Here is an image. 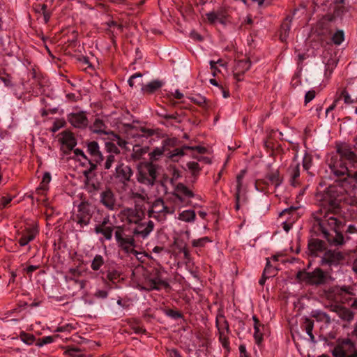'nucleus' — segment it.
Instances as JSON below:
<instances>
[{
	"instance_id": "nucleus-1",
	"label": "nucleus",
	"mask_w": 357,
	"mask_h": 357,
	"mask_svg": "<svg viewBox=\"0 0 357 357\" xmlns=\"http://www.w3.org/2000/svg\"><path fill=\"white\" fill-rule=\"evenodd\" d=\"M342 193L340 187L329 186L324 195L323 207L312 215L314 219L313 227L320 231L323 237L333 246H340L345 242L340 231L344 227V222L334 214L339 209Z\"/></svg>"
},
{
	"instance_id": "nucleus-2",
	"label": "nucleus",
	"mask_w": 357,
	"mask_h": 357,
	"mask_svg": "<svg viewBox=\"0 0 357 357\" xmlns=\"http://www.w3.org/2000/svg\"><path fill=\"white\" fill-rule=\"evenodd\" d=\"M336 151L337 155L331 158L329 167L335 176H347L341 181V185L350 193L357 185V155L347 144H337Z\"/></svg>"
},
{
	"instance_id": "nucleus-3",
	"label": "nucleus",
	"mask_w": 357,
	"mask_h": 357,
	"mask_svg": "<svg viewBox=\"0 0 357 357\" xmlns=\"http://www.w3.org/2000/svg\"><path fill=\"white\" fill-rule=\"evenodd\" d=\"M114 238L118 247L126 254H135L136 242L131 227L126 225L114 226Z\"/></svg>"
},
{
	"instance_id": "nucleus-4",
	"label": "nucleus",
	"mask_w": 357,
	"mask_h": 357,
	"mask_svg": "<svg viewBox=\"0 0 357 357\" xmlns=\"http://www.w3.org/2000/svg\"><path fill=\"white\" fill-rule=\"evenodd\" d=\"M296 278L310 285L321 286L328 283L331 276L328 272H324L321 268H317L311 272L298 271Z\"/></svg>"
},
{
	"instance_id": "nucleus-5",
	"label": "nucleus",
	"mask_w": 357,
	"mask_h": 357,
	"mask_svg": "<svg viewBox=\"0 0 357 357\" xmlns=\"http://www.w3.org/2000/svg\"><path fill=\"white\" fill-rule=\"evenodd\" d=\"M162 270L156 268L149 271L145 276L143 289L151 291L160 290L162 287H169V284L162 278Z\"/></svg>"
},
{
	"instance_id": "nucleus-6",
	"label": "nucleus",
	"mask_w": 357,
	"mask_h": 357,
	"mask_svg": "<svg viewBox=\"0 0 357 357\" xmlns=\"http://www.w3.org/2000/svg\"><path fill=\"white\" fill-rule=\"evenodd\" d=\"M174 211V207H169L165 205L162 198H158L152 203L147 213L149 218H154L158 221H164L166 220L167 215L173 214Z\"/></svg>"
},
{
	"instance_id": "nucleus-7",
	"label": "nucleus",
	"mask_w": 357,
	"mask_h": 357,
	"mask_svg": "<svg viewBox=\"0 0 357 357\" xmlns=\"http://www.w3.org/2000/svg\"><path fill=\"white\" fill-rule=\"evenodd\" d=\"M157 178V167L155 165L148 162L141 167L137 175L139 183L147 186H153Z\"/></svg>"
},
{
	"instance_id": "nucleus-8",
	"label": "nucleus",
	"mask_w": 357,
	"mask_h": 357,
	"mask_svg": "<svg viewBox=\"0 0 357 357\" xmlns=\"http://www.w3.org/2000/svg\"><path fill=\"white\" fill-rule=\"evenodd\" d=\"M87 151L91 158L86 160L89 164V168L84 170L83 172L84 176L86 177H88L89 175L96 169L97 165L100 164L103 160V156L99 150V146L96 142L93 141L88 144Z\"/></svg>"
},
{
	"instance_id": "nucleus-9",
	"label": "nucleus",
	"mask_w": 357,
	"mask_h": 357,
	"mask_svg": "<svg viewBox=\"0 0 357 357\" xmlns=\"http://www.w3.org/2000/svg\"><path fill=\"white\" fill-rule=\"evenodd\" d=\"M91 217L90 205L86 202H81L77 207V213L73 215L72 220L80 228H84L89 225Z\"/></svg>"
},
{
	"instance_id": "nucleus-10",
	"label": "nucleus",
	"mask_w": 357,
	"mask_h": 357,
	"mask_svg": "<svg viewBox=\"0 0 357 357\" xmlns=\"http://www.w3.org/2000/svg\"><path fill=\"white\" fill-rule=\"evenodd\" d=\"M333 355L335 357H356L357 349L350 339H344L334 348Z\"/></svg>"
},
{
	"instance_id": "nucleus-11",
	"label": "nucleus",
	"mask_w": 357,
	"mask_h": 357,
	"mask_svg": "<svg viewBox=\"0 0 357 357\" xmlns=\"http://www.w3.org/2000/svg\"><path fill=\"white\" fill-rule=\"evenodd\" d=\"M121 215L123 220L130 225H136L142 221L145 217L144 210L137 206L133 208H126L121 211Z\"/></svg>"
},
{
	"instance_id": "nucleus-12",
	"label": "nucleus",
	"mask_w": 357,
	"mask_h": 357,
	"mask_svg": "<svg viewBox=\"0 0 357 357\" xmlns=\"http://www.w3.org/2000/svg\"><path fill=\"white\" fill-rule=\"evenodd\" d=\"M100 203L109 211L118 209V204L116 196L109 188H106L100 193Z\"/></svg>"
},
{
	"instance_id": "nucleus-13",
	"label": "nucleus",
	"mask_w": 357,
	"mask_h": 357,
	"mask_svg": "<svg viewBox=\"0 0 357 357\" xmlns=\"http://www.w3.org/2000/svg\"><path fill=\"white\" fill-rule=\"evenodd\" d=\"M154 227L155 224L151 220H149L146 222L141 221L139 223L136 224L135 227L131 228V233L134 234L135 237L145 239L153 231Z\"/></svg>"
},
{
	"instance_id": "nucleus-14",
	"label": "nucleus",
	"mask_w": 357,
	"mask_h": 357,
	"mask_svg": "<svg viewBox=\"0 0 357 357\" xmlns=\"http://www.w3.org/2000/svg\"><path fill=\"white\" fill-rule=\"evenodd\" d=\"M67 120L75 128L84 129L89 124L88 118L84 112H71L67 115Z\"/></svg>"
},
{
	"instance_id": "nucleus-15",
	"label": "nucleus",
	"mask_w": 357,
	"mask_h": 357,
	"mask_svg": "<svg viewBox=\"0 0 357 357\" xmlns=\"http://www.w3.org/2000/svg\"><path fill=\"white\" fill-rule=\"evenodd\" d=\"M344 259L342 253L340 251L328 250L326 251L320 261L321 266H337Z\"/></svg>"
},
{
	"instance_id": "nucleus-16",
	"label": "nucleus",
	"mask_w": 357,
	"mask_h": 357,
	"mask_svg": "<svg viewBox=\"0 0 357 357\" xmlns=\"http://www.w3.org/2000/svg\"><path fill=\"white\" fill-rule=\"evenodd\" d=\"M109 221V216L107 215L103 218L101 223L96 225L94 228V232L96 234H102L107 241L112 240L114 229V226H107Z\"/></svg>"
},
{
	"instance_id": "nucleus-17",
	"label": "nucleus",
	"mask_w": 357,
	"mask_h": 357,
	"mask_svg": "<svg viewBox=\"0 0 357 357\" xmlns=\"http://www.w3.org/2000/svg\"><path fill=\"white\" fill-rule=\"evenodd\" d=\"M307 248L310 255L317 257L325 250L326 244L320 239L311 238L308 241Z\"/></svg>"
},
{
	"instance_id": "nucleus-18",
	"label": "nucleus",
	"mask_w": 357,
	"mask_h": 357,
	"mask_svg": "<svg viewBox=\"0 0 357 357\" xmlns=\"http://www.w3.org/2000/svg\"><path fill=\"white\" fill-rule=\"evenodd\" d=\"M115 176L120 181L126 183L130 181L132 175V171L128 165L124 164H119L115 168Z\"/></svg>"
},
{
	"instance_id": "nucleus-19",
	"label": "nucleus",
	"mask_w": 357,
	"mask_h": 357,
	"mask_svg": "<svg viewBox=\"0 0 357 357\" xmlns=\"http://www.w3.org/2000/svg\"><path fill=\"white\" fill-rule=\"evenodd\" d=\"M38 234L37 229L34 227H28L22 232V236L19 239V244L21 246L26 245L29 242L32 241Z\"/></svg>"
},
{
	"instance_id": "nucleus-20",
	"label": "nucleus",
	"mask_w": 357,
	"mask_h": 357,
	"mask_svg": "<svg viewBox=\"0 0 357 357\" xmlns=\"http://www.w3.org/2000/svg\"><path fill=\"white\" fill-rule=\"evenodd\" d=\"M61 141L63 144V148L66 149L68 151L73 150L77 144V141L73 134L68 131L62 132Z\"/></svg>"
},
{
	"instance_id": "nucleus-21",
	"label": "nucleus",
	"mask_w": 357,
	"mask_h": 357,
	"mask_svg": "<svg viewBox=\"0 0 357 357\" xmlns=\"http://www.w3.org/2000/svg\"><path fill=\"white\" fill-rule=\"evenodd\" d=\"M332 310L335 312L339 317L344 320L350 321L354 319V314L349 309L339 305L331 306Z\"/></svg>"
},
{
	"instance_id": "nucleus-22",
	"label": "nucleus",
	"mask_w": 357,
	"mask_h": 357,
	"mask_svg": "<svg viewBox=\"0 0 357 357\" xmlns=\"http://www.w3.org/2000/svg\"><path fill=\"white\" fill-rule=\"evenodd\" d=\"M176 192L173 193L174 196H175L180 201H183L182 196L191 198L195 196L194 193L187 188L183 183H179L177 184L175 188Z\"/></svg>"
},
{
	"instance_id": "nucleus-23",
	"label": "nucleus",
	"mask_w": 357,
	"mask_h": 357,
	"mask_svg": "<svg viewBox=\"0 0 357 357\" xmlns=\"http://www.w3.org/2000/svg\"><path fill=\"white\" fill-rule=\"evenodd\" d=\"M288 172L291 177V184L294 186L298 183L297 178L300 176V164L296 160H294L288 169Z\"/></svg>"
},
{
	"instance_id": "nucleus-24",
	"label": "nucleus",
	"mask_w": 357,
	"mask_h": 357,
	"mask_svg": "<svg viewBox=\"0 0 357 357\" xmlns=\"http://www.w3.org/2000/svg\"><path fill=\"white\" fill-rule=\"evenodd\" d=\"M139 86H142L141 89L144 93H153L163 85V82L160 80H153L148 83L147 84H143L141 82L137 84Z\"/></svg>"
},
{
	"instance_id": "nucleus-25",
	"label": "nucleus",
	"mask_w": 357,
	"mask_h": 357,
	"mask_svg": "<svg viewBox=\"0 0 357 357\" xmlns=\"http://www.w3.org/2000/svg\"><path fill=\"white\" fill-rule=\"evenodd\" d=\"M266 179L267 180L266 183L268 185H273L275 188L280 185L282 182V178L278 169L268 173L266 176Z\"/></svg>"
},
{
	"instance_id": "nucleus-26",
	"label": "nucleus",
	"mask_w": 357,
	"mask_h": 357,
	"mask_svg": "<svg viewBox=\"0 0 357 357\" xmlns=\"http://www.w3.org/2000/svg\"><path fill=\"white\" fill-rule=\"evenodd\" d=\"M250 66L251 63L249 59L238 61L235 66L234 76H236L238 74H244L250 68Z\"/></svg>"
},
{
	"instance_id": "nucleus-27",
	"label": "nucleus",
	"mask_w": 357,
	"mask_h": 357,
	"mask_svg": "<svg viewBox=\"0 0 357 357\" xmlns=\"http://www.w3.org/2000/svg\"><path fill=\"white\" fill-rule=\"evenodd\" d=\"M216 327L218 331V333H229V326L228 321L225 317L222 314H218L216 317Z\"/></svg>"
},
{
	"instance_id": "nucleus-28",
	"label": "nucleus",
	"mask_w": 357,
	"mask_h": 357,
	"mask_svg": "<svg viewBox=\"0 0 357 357\" xmlns=\"http://www.w3.org/2000/svg\"><path fill=\"white\" fill-rule=\"evenodd\" d=\"M291 20L292 17L291 16H287L281 24L280 38L282 41L286 40L289 35V32L291 29Z\"/></svg>"
},
{
	"instance_id": "nucleus-29",
	"label": "nucleus",
	"mask_w": 357,
	"mask_h": 357,
	"mask_svg": "<svg viewBox=\"0 0 357 357\" xmlns=\"http://www.w3.org/2000/svg\"><path fill=\"white\" fill-rule=\"evenodd\" d=\"M196 218L195 212L193 210H185L178 215V220L186 222H192Z\"/></svg>"
},
{
	"instance_id": "nucleus-30",
	"label": "nucleus",
	"mask_w": 357,
	"mask_h": 357,
	"mask_svg": "<svg viewBox=\"0 0 357 357\" xmlns=\"http://www.w3.org/2000/svg\"><path fill=\"white\" fill-rule=\"evenodd\" d=\"M106 128L104 122L99 119H96L93 122V131L94 132L107 134V132L105 130Z\"/></svg>"
},
{
	"instance_id": "nucleus-31",
	"label": "nucleus",
	"mask_w": 357,
	"mask_h": 357,
	"mask_svg": "<svg viewBox=\"0 0 357 357\" xmlns=\"http://www.w3.org/2000/svg\"><path fill=\"white\" fill-rule=\"evenodd\" d=\"M145 153H146V148H142L139 145H135L133 146L131 157L135 160H138Z\"/></svg>"
},
{
	"instance_id": "nucleus-32",
	"label": "nucleus",
	"mask_w": 357,
	"mask_h": 357,
	"mask_svg": "<svg viewBox=\"0 0 357 357\" xmlns=\"http://www.w3.org/2000/svg\"><path fill=\"white\" fill-rule=\"evenodd\" d=\"M65 354L68 357H84V354L82 352V350L76 347H68L65 351Z\"/></svg>"
},
{
	"instance_id": "nucleus-33",
	"label": "nucleus",
	"mask_w": 357,
	"mask_h": 357,
	"mask_svg": "<svg viewBox=\"0 0 357 357\" xmlns=\"http://www.w3.org/2000/svg\"><path fill=\"white\" fill-rule=\"evenodd\" d=\"M121 272L115 269H109L107 273V278L112 283H116L120 280Z\"/></svg>"
},
{
	"instance_id": "nucleus-34",
	"label": "nucleus",
	"mask_w": 357,
	"mask_h": 357,
	"mask_svg": "<svg viewBox=\"0 0 357 357\" xmlns=\"http://www.w3.org/2000/svg\"><path fill=\"white\" fill-rule=\"evenodd\" d=\"M103 264V257L100 255H96L92 261L91 267L93 271H98Z\"/></svg>"
},
{
	"instance_id": "nucleus-35",
	"label": "nucleus",
	"mask_w": 357,
	"mask_h": 357,
	"mask_svg": "<svg viewBox=\"0 0 357 357\" xmlns=\"http://www.w3.org/2000/svg\"><path fill=\"white\" fill-rule=\"evenodd\" d=\"M339 98L343 99L346 104H354L357 102V98H352L346 89L342 91Z\"/></svg>"
},
{
	"instance_id": "nucleus-36",
	"label": "nucleus",
	"mask_w": 357,
	"mask_h": 357,
	"mask_svg": "<svg viewBox=\"0 0 357 357\" xmlns=\"http://www.w3.org/2000/svg\"><path fill=\"white\" fill-rule=\"evenodd\" d=\"M229 333L225 332L219 333V340L222 344V346L227 351L229 350Z\"/></svg>"
},
{
	"instance_id": "nucleus-37",
	"label": "nucleus",
	"mask_w": 357,
	"mask_h": 357,
	"mask_svg": "<svg viewBox=\"0 0 357 357\" xmlns=\"http://www.w3.org/2000/svg\"><path fill=\"white\" fill-rule=\"evenodd\" d=\"M51 181L50 174L48 172H45L43 175L42 181L40 183V187L37 189V190H46L47 189V185Z\"/></svg>"
},
{
	"instance_id": "nucleus-38",
	"label": "nucleus",
	"mask_w": 357,
	"mask_h": 357,
	"mask_svg": "<svg viewBox=\"0 0 357 357\" xmlns=\"http://www.w3.org/2000/svg\"><path fill=\"white\" fill-rule=\"evenodd\" d=\"M163 119L167 121L169 120H174L176 123H180L182 121L181 114H178L177 112H175L172 114L163 115Z\"/></svg>"
},
{
	"instance_id": "nucleus-39",
	"label": "nucleus",
	"mask_w": 357,
	"mask_h": 357,
	"mask_svg": "<svg viewBox=\"0 0 357 357\" xmlns=\"http://www.w3.org/2000/svg\"><path fill=\"white\" fill-rule=\"evenodd\" d=\"M212 241L207 236L202 237L198 239H195L192 241V245L193 247L197 248H202L205 245L206 243L208 242H211Z\"/></svg>"
},
{
	"instance_id": "nucleus-40",
	"label": "nucleus",
	"mask_w": 357,
	"mask_h": 357,
	"mask_svg": "<svg viewBox=\"0 0 357 357\" xmlns=\"http://www.w3.org/2000/svg\"><path fill=\"white\" fill-rule=\"evenodd\" d=\"M313 321H310V319H306L305 322V331L307 334L309 335L311 341L312 342H315V337L314 335L312 334V330H313Z\"/></svg>"
},
{
	"instance_id": "nucleus-41",
	"label": "nucleus",
	"mask_w": 357,
	"mask_h": 357,
	"mask_svg": "<svg viewBox=\"0 0 357 357\" xmlns=\"http://www.w3.org/2000/svg\"><path fill=\"white\" fill-rule=\"evenodd\" d=\"M187 167L188 169L191 171L193 176H197L199 171L201 170V168L199 167V165L197 162H189L187 163Z\"/></svg>"
},
{
	"instance_id": "nucleus-42",
	"label": "nucleus",
	"mask_w": 357,
	"mask_h": 357,
	"mask_svg": "<svg viewBox=\"0 0 357 357\" xmlns=\"http://www.w3.org/2000/svg\"><path fill=\"white\" fill-rule=\"evenodd\" d=\"M344 35L343 31H336L332 37V40L335 45H340L344 40Z\"/></svg>"
},
{
	"instance_id": "nucleus-43",
	"label": "nucleus",
	"mask_w": 357,
	"mask_h": 357,
	"mask_svg": "<svg viewBox=\"0 0 357 357\" xmlns=\"http://www.w3.org/2000/svg\"><path fill=\"white\" fill-rule=\"evenodd\" d=\"M20 337L22 342L29 345L32 344L35 340V337L32 334L26 333L24 332H22Z\"/></svg>"
},
{
	"instance_id": "nucleus-44",
	"label": "nucleus",
	"mask_w": 357,
	"mask_h": 357,
	"mask_svg": "<svg viewBox=\"0 0 357 357\" xmlns=\"http://www.w3.org/2000/svg\"><path fill=\"white\" fill-rule=\"evenodd\" d=\"M214 11L219 17V22L223 23L227 16V9L224 7H220Z\"/></svg>"
},
{
	"instance_id": "nucleus-45",
	"label": "nucleus",
	"mask_w": 357,
	"mask_h": 357,
	"mask_svg": "<svg viewBox=\"0 0 357 357\" xmlns=\"http://www.w3.org/2000/svg\"><path fill=\"white\" fill-rule=\"evenodd\" d=\"M116 162V155L112 154V153H109L107 158H106V160L104 163V168L105 169H109L112 165L114 163H115Z\"/></svg>"
},
{
	"instance_id": "nucleus-46",
	"label": "nucleus",
	"mask_w": 357,
	"mask_h": 357,
	"mask_svg": "<svg viewBox=\"0 0 357 357\" xmlns=\"http://www.w3.org/2000/svg\"><path fill=\"white\" fill-rule=\"evenodd\" d=\"M261 326H254L255 333H254V338L257 344H259L263 340V334L260 331Z\"/></svg>"
},
{
	"instance_id": "nucleus-47",
	"label": "nucleus",
	"mask_w": 357,
	"mask_h": 357,
	"mask_svg": "<svg viewBox=\"0 0 357 357\" xmlns=\"http://www.w3.org/2000/svg\"><path fill=\"white\" fill-rule=\"evenodd\" d=\"M185 150H188V149H184V146L181 149H176L169 153V158L174 160L175 157L184 155Z\"/></svg>"
},
{
	"instance_id": "nucleus-48",
	"label": "nucleus",
	"mask_w": 357,
	"mask_h": 357,
	"mask_svg": "<svg viewBox=\"0 0 357 357\" xmlns=\"http://www.w3.org/2000/svg\"><path fill=\"white\" fill-rule=\"evenodd\" d=\"M190 100L197 105L204 107L206 105V99L202 96H196L195 97H190Z\"/></svg>"
},
{
	"instance_id": "nucleus-49",
	"label": "nucleus",
	"mask_w": 357,
	"mask_h": 357,
	"mask_svg": "<svg viewBox=\"0 0 357 357\" xmlns=\"http://www.w3.org/2000/svg\"><path fill=\"white\" fill-rule=\"evenodd\" d=\"M267 268L268 269V272H267V276L268 278L274 277L277 274V269L271 265V262L268 259H267L264 270H266Z\"/></svg>"
},
{
	"instance_id": "nucleus-50",
	"label": "nucleus",
	"mask_w": 357,
	"mask_h": 357,
	"mask_svg": "<svg viewBox=\"0 0 357 357\" xmlns=\"http://www.w3.org/2000/svg\"><path fill=\"white\" fill-rule=\"evenodd\" d=\"M54 341V337L52 336H45L39 339L36 345L38 347H42L45 344L52 343Z\"/></svg>"
},
{
	"instance_id": "nucleus-51",
	"label": "nucleus",
	"mask_w": 357,
	"mask_h": 357,
	"mask_svg": "<svg viewBox=\"0 0 357 357\" xmlns=\"http://www.w3.org/2000/svg\"><path fill=\"white\" fill-rule=\"evenodd\" d=\"M206 18L209 23L214 24L216 22H219V17L216 15L214 10L209 12L206 14Z\"/></svg>"
},
{
	"instance_id": "nucleus-52",
	"label": "nucleus",
	"mask_w": 357,
	"mask_h": 357,
	"mask_svg": "<svg viewBox=\"0 0 357 357\" xmlns=\"http://www.w3.org/2000/svg\"><path fill=\"white\" fill-rule=\"evenodd\" d=\"M245 171L243 170L236 176V192H241L242 187V180L244 176Z\"/></svg>"
},
{
	"instance_id": "nucleus-53",
	"label": "nucleus",
	"mask_w": 357,
	"mask_h": 357,
	"mask_svg": "<svg viewBox=\"0 0 357 357\" xmlns=\"http://www.w3.org/2000/svg\"><path fill=\"white\" fill-rule=\"evenodd\" d=\"M154 132H155L154 130L152 129L146 128L142 127L140 128L139 133L138 135L142 137H147L152 136L154 134Z\"/></svg>"
},
{
	"instance_id": "nucleus-54",
	"label": "nucleus",
	"mask_w": 357,
	"mask_h": 357,
	"mask_svg": "<svg viewBox=\"0 0 357 357\" xmlns=\"http://www.w3.org/2000/svg\"><path fill=\"white\" fill-rule=\"evenodd\" d=\"M163 154V149L156 148L151 153V158L153 160H157Z\"/></svg>"
},
{
	"instance_id": "nucleus-55",
	"label": "nucleus",
	"mask_w": 357,
	"mask_h": 357,
	"mask_svg": "<svg viewBox=\"0 0 357 357\" xmlns=\"http://www.w3.org/2000/svg\"><path fill=\"white\" fill-rule=\"evenodd\" d=\"M73 329V326L67 324L61 326H59L56 328L55 332H70Z\"/></svg>"
},
{
	"instance_id": "nucleus-56",
	"label": "nucleus",
	"mask_w": 357,
	"mask_h": 357,
	"mask_svg": "<svg viewBox=\"0 0 357 357\" xmlns=\"http://www.w3.org/2000/svg\"><path fill=\"white\" fill-rule=\"evenodd\" d=\"M166 314L175 319L182 317V314L179 312L171 309L167 310Z\"/></svg>"
},
{
	"instance_id": "nucleus-57",
	"label": "nucleus",
	"mask_w": 357,
	"mask_h": 357,
	"mask_svg": "<svg viewBox=\"0 0 357 357\" xmlns=\"http://www.w3.org/2000/svg\"><path fill=\"white\" fill-rule=\"evenodd\" d=\"M315 91L311 90L307 91L305 96V104L307 105L311 100H312L315 97Z\"/></svg>"
},
{
	"instance_id": "nucleus-58",
	"label": "nucleus",
	"mask_w": 357,
	"mask_h": 357,
	"mask_svg": "<svg viewBox=\"0 0 357 357\" xmlns=\"http://www.w3.org/2000/svg\"><path fill=\"white\" fill-rule=\"evenodd\" d=\"M74 153L77 157L79 158V160H84L86 161V160H88L87 156L84 154L83 151L79 149H74Z\"/></svg>"
},
{
	"instance_id": "nucleus-59",
	"label": "nucleus",
	"mask_w": 357,
	"mask_h": 357,
	"mask_svg": "<svg viewBox=\"0 0 357 357\" xmlns=\"http://www.w3.org/2000/svg\"><path fill=\"white\" fill-rule=\"evenodd\" d=\"M184 149H188V150H196L199 153H204L206 151V149L205 147L197 146H184Z\"/></svg>"
},
{
	"instance_id": "nucleus-60",
	"label": "nucleus",
	"mask_w": 357,
	"mask_h": 357,
	"mask_svg": "<svg viewBox=\"0 0 357 357\" xmlns=\"http://www.w3.org/2000/svg\"><path fill=\"white\" fill-rule=\"evenodd\" d=\"M107 148L109 151L110 153H112V154L115 153L116 155H117L119 153V148L116 146H115L114 144H112V143L107 144Z\"/></svg>"
},
{
	"instance_id": "nucleus-61",
	"label": "nucleus",
	"mask_w": 357,
	"mask_h": 357,
	"mask_svg": "<svg viewBox=\"0 0 357 357\" xmlns=\"http://www.w3.org/2000/svg\"><path fill=\"white\" fill-rule=\"evenodd\" d=\"M142 76L141 73H135L132 75L128 79V84L131 87L137 86L135 82V79L137 78H140Z\"/></svg>"
},
{
	"instance_id": "nucleus-62",
	"label": "nucleus",
	"mask_w": 357,
	"mask_h": 357,
	"mask_svg": "<svg viewBox=\"0 0 357 357\" xmlns=\"http://www.w3.org/2000/svg\"><path fill=\"white\" fill-rule=\"evenodd\" d=\"M94 296L98 298H106L108 296V292L105 290H98Z\"/></svg>"
},
{
	"instance_id": "nucleus-63",
	"label": "nucleus",
	"mask_w": 357,
	"mask_h": 357,
	"mask_svg": "<svg viewBox=\"0 0 357 357\" xmlns=\"http://www.w3.org/2000/svg\"><path fill=\"white\" fill-rule=\"evenodd\" d=\"M78 61L84 66H86L87 68H91L92 67L90 61H89V59L88 57L86 56H81L78 59Z\"/></svg>"
},
{
	"instance_id": "nucleus-64",
	"label": "nucleus",
	"mask_w": 357,
	"mask_h": 357,
	"mask_svg": "<svg viewBox=\"0 0 357 357\" xmlns=\"http://www.w3.org/2000/svg\"><path fill=\"white\" fill-rule=\"evenodd\" d=\"M12 199H13L10 197H2L1 199V206L2 208H6Z\"/></svg>"
}]
</instances>
